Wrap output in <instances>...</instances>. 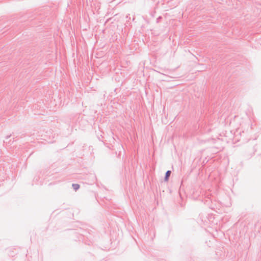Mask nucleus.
Wrapping results in <instances>:
<instances>
[{
	"label": "nucleus",
	"mask_w": 261,
	"mask_h": 261,
	"mask_svg": "<svg viewBox=\"0 0 261 261\" xmlns=\"http://www.w3.org/2000/svg\"><path fill=\"white\" fill-rule=\"evenodd\" d=\"M171 174V171H168L166 173V176H165V180L166 181H168V178L170 176Z\"/></svg>",
	"instance_id": "f257e3e1"
},
{
	"label": "nucleus",
	"mask_w": 261,
	"mask_h": 261,
	"mask_svg": "<svg viewBox=\"0 0 261 261\" xmlns=\"http://www.w3.org/2000/svg\"><path fill=\"white\" fill-rule=\"evenodd\" d=\"M72 187L74 190H77V189H79L80 185L79 184H75L72 185Z\"/></svg>",
	"instance_id": "f03ea898"
}]
</instances>
